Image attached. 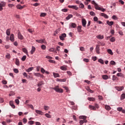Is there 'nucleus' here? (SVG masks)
I'll return each instance as SVG.
<instances>
[{
  "label": "nucleus",
  "mask_w": 125,
  "mask_h": 125,
  "mask_svg": "<svg viewBox=\"0 0 125 125\" xmlns=\"http://www.w3.org/2000/svg\"><path fill=\"white\" fill-rule=\"evenodd\" d=\"M50 89L55 90L56 92H59L60 93H63V89L61 88H59V86L58 85L55 86L54 87H50Z\"/></svg>",
  "instance_id": "nucleus-1"
},
{
  "label": "nucleus",
  "mask_w": 125,
  "mask_h": 125,
  "mask_svg": "<svg viewBox=\"0 0 125 125\" xmlns=\"http://www.w3.org/2000/svg\"><path fill=\"white\" fill-rule=\"evenodd\" d=\"M79 119H81L83 120H80L79 124L80 125H83L84 123H87V120H86L85 119H86V117L84 116H81L79 117Z\"/></svg>",
  "instance_id": "nucleus-2"
},
{
  "label": "nucleus",
  "mask_w": 125,
  "mask_h": 125,
  "mask_svg": "<svg viewBox=\"0 0 125 125\" xmlns=\"http://www.w3.org/2000/svg\"><path fill=\"white\" fill-rule=\"evenodd\" d=\"M18 38L19 40H21V41L24 39L23 35L21 34V32H20V31L18 32Z\"/></svg>",
  "instance_id": "nucleus-3"
},
{
  "label": "nucleus",
  "mask_w": 125,
  "mask_h": 125,
  "mask_svg": "<svg viewBox=\"0 0 125 125\" xmlns=\"http://www.w3.org/2000/svg\"><path fill=\"white\" fill-rule=\"evenodd\" d=\"M68 7L69 8H72V9H75V10H78L79 9V7H77L76 5H68Z\"/></svg>",
  "instance_id": "nucleus-4"
},
{
  "label": "nucleus",
  "mask_w": 125,
  "mask_h": 125,
  "mask_svg": "<svg viewBox=\"0 0 125 125\" xmlns=\"http://www.w3.org/2000/svg\"><path fill=\"white\" fill-rule=\"evenodd\" d=\"M91 3L92 4H94L95 9H97V8H99V6H98V4L95 2V1L92 0Z\"/></svg>",
  "instance_id": "nucleus-5"
},
{
  "label": "nucleus",
  "mask_w": 125,
  "mask_h": 125,
  "mask_svg": "<svg viewBox=\"0 0 125 125\" xmlns=\"http://www.w3.org/2000/svg\"><path fill=\"white\" fill-rule=\"evenodd\" d=\"M66 34L63 33L61 36H60V39L61 41H64V38H66Z\"/></svg>",
  "instance_id": "nucleus-6"
},
{
  "label": "nucleus",
  "mask_w": 125,
  "mask_h": 125,
  "mask_svg": "<svg viewBox=\"0 0 125 125\" xmlns=\"http://www.w3.org/2000/svg\"><path fill=\"white\" fill-rule=\"evenodd\" d=\"M100 46L99 45H97L96 47V52L98 53V54H99L100 53Z\"/></svg>",
  "instance_id": "nucleus-7"
},
{
  "label": "nucleus",
  "mask_w": 125,
  "mask_h": 125,
  "mask_svg": "<svg viewBox=\"0 0 125 125\" xmlns=\"http://www.w3.org/2000/svg\"><path fill=\"white\" fill-rule=\"evenodd\" d=\"M35 51H36V47H35V46H32V49L30 51L31 54H34Z\"/></svg>",
  "instance_id": "nucleus-8"
},
{
  "label": "nucleus",
  "mask_w": 125,
  "mask_h": 125,
  "mask_svg": "<svg viewBox=\"0 0 125 125\" xmlns=\"http://www.w3.org/2000/svg\"><path fill=\"white\" fill-rule=\"evenodd\" d=\"M82 25L84 27H85L86 25V21L84 19H82Z\"/></svg>",
  "instance_id": "nucleus-9"
},
{
  "label": "nucleus",
  "mask_w": 125,
  "mask_h": 125,
  "mask_svg": "<svg viewBox=\"0 0 125 125\" xmlns=\"http://www.w3.org/2000/svg\"><path fill=\"white\" fill-rule=\"evenodd\" d=\"M9 104L10 106L12 107V108H13V109H15V105H14V104H13V101H10Z\"/></svg>",
  "instance_id": "nucleus-10"
},
{
  "label": "nucleus",
  "mask_w": 125,
  "mask_h": 125,
  "mask_svg": "<svg viewBox=\"0 0 125 125\" xmlns=\"http://www.w3.org/2000/svg\"><path fill=\"white\" fill-rule=\"evenodd\" d=\"M34 75L36 76V77H40L41 78H43V75L39 73H35Z\"/></svg>",
  "instance_id": "nucleus-11"
},
{
  "label": "nucleus",
  "mask_w": 125,
  "mask_h": 125,
  "mask_svg": "<svg viewBox=\"0 0 125 125\" xmlns=\"http://www.w3.org/2000/svg\"><path fill=\"white\" fill-rule=\"evenodd\" d=\"M96 38L99 39V40H103V39H104V36L99 35L96 36Z\"/></svg>",
  "instance_id": "nucleus-12"
},
{
  "label": "nucleus",
  "mask_w": 125,
  "mask_h": 125,
  "mask_svg": "<svg viewBox=\"0 0 125 125\" xmlns=\"http://www.w3.org/2000/svg\"><path fill=\"white\" fill-rule=\"evenodd\" d=\"M11 42H14V34H12L10 37Z\"/></svg>",
  "instance_id": "nucleus-13"
},
{
  "label": "nucleus",
  "mask_w": 125,
  "mask_h": 125,
  "mask_svg": "<svg viewBox=\"0 0 125 125\" xmlns=\"http://www.w3.org/2000/svg\"><path fill=\"white\" fill-rule=\"evenodd\" d=\"M70 27H71V28H75L77 27V24H76V23H75L72 22L70 23Z\"/></svg>",
  "instance_id": "nucleus-14"
},
{
  "label": "nucleus",
  "mask_w": 125,
  "mask_h": 125,
  "mask_svg": "<svg viewBox=\"0 0 125 125\" xmlns=\"http://www.w3.org/2000/svg\"><path fill=\"white\" fill-rule=\"evenodd\" d=\"M106 24H107V25H109V26H112V25L114 24V21H107Z\"/></svg>",
  "instance_id": "nucleus-15"
},
{
  "label": "nucleus",
  "mask_w": 125,
  "mask_h": 125,
  "mask_svg": "<svg viewBox=\"0 0 125 125\" xmlns=\"http://www.w3.org/2000/svg\"><path fill=\"white\" fill-rule=\"evenodd\" d=\"M33 70H34V68L33 67H29L26 70V72L27 73H30V72H31V71H33Z\"/></svg>",
  "instance_id": "nucleus-16"
},
{
  "label": "nucleus",
  "mask_w": 125,
  "mask_h": 125,
  "mask_svg": "<svg viewBox=\"0 0 125 125\" xmlns=\"http://www.w3.org/2000/svg\"><path fill=\"white\" fill-rule=\"evenodd\" d=\"M5 5H6V3L4 1H1L0 3V6H1L2 7H4Z\"/></svg>",
  "instance_id": "nucleus-17"
},
{
  "label": "nucleus",
  "mask_w": 125,
  "mask_h": 125,
  "mask_svg": "<svg viewBox=\"0 0 125 125\" xmlns=\"http://www.w3.org/2000/svg\"><path fill=\"white\" fill-rule=\"evenodd\" d=\"M117 90L118 91H121V90H123L124 89V86H119L116 88Z\"/></svg>",
  "instance_id": "nucleus-18"
},
{
  "label": "nucleus",
  "mask_w": 125,
  "mask_h": 125,
  "mask_svg": "<svg viewBox=\"0 0 125 125\" xmlns=\"http://www.w3.org/2000/svg\"><path fill=\"white\" fill-rule=\"evenodd\" d=\"M35 112H36V113H37V114H38V115H43L42 111L41 110H36Z\"/></svg>",
  "instance_id": "nucleus-19"
},
{
  "label": "nucleus",
  "mask_w": 125,
  "mask_h": 125,
  "mask_svg": "<svg viewBox=\"0 0 125 125\" xmlns=\"http://www.w3.org/2000/svg\"><path fill=\"white\" fill-rule=\"evenodd\" d=\"M43 84H44V83H43V81H42L39 82L37 85L39 87H40L41 85H42Z\"/></svg>",
  "instance_id": "nucleus-20"
},
{
  "label": "nucleus",
  "mask_w": 125,
  "mask_h": 125,
  "mask_svg": "<svg viewBox=\"0 0 125 125\" xmlns=\"http://www.w3.org/2000/svg\"><path fill=\"white\" fill-rule=\"evenodd\" d=\"M71 18H73V15L69 14L66 18V20H70V19H71Z\"/></svg>",
  "instance_id": "nucleus-21"
},
{
  "label": "nucleus",
  "mask_w": 125,
  "mask_h": 125,
  "mask_svg": "<svg viewBox=\"0 0 125 125\" xmlns=\"http://www.w3.org/2000/svg\"><path fill=\"white\" fill-rule=\"evenodd\" d=\"M53 75L54 78H60V75L58 73H56L54 72L53 73Z\"/></svg>",
  "instance_id": "nucleus-22"
},
{
  "label": "nucleus",
  "mask_w": 125,
  "mask_h": 125,
  "mask_svg": "<svg viewBox=\"0 0 125 125\" xmlns=\"http://www.w3.org/2000/svg\"><path fill=\"white\" fill-rule=\"evenodd\" d=\"M40 43H44V44H46V41H45V39H41Z\"/></svg>",
  "instance_id": "nucleus-23"
},
{
  "label": "nucleus",
  "mask_w": 125,
  "mask_h": 125,
  "mask_svg": "<svg viewBox=\"0 0 125 125\" xmlns=\"http://www.w3.org/2000/svg\"><path fill=\"white\" fill-rule=\"evenodd\" d=\"M89 108L91 109V110H93V111H96V108L93 105H89Z\"/></svg>",
  "instance_id": "nucleus-24"
},
{
  "label": "nucleus",
  "mask_w": 125,
  "mask_h": 125,
  "mask_svg": "<svg viewBox=\"0 0 125 125\" xmlns=\"http://www.w3.org/2000/svg\"><path fill=\"white\" fill-rule=\"evenodd\" d=\"M101 16H103V17H104V18H106V19H108L109 18V17L106 15V14L104 13H101Z\"/></svg>",
  "instance_id": "nucleus-25"
},
{
  "label": "nucleus",
  "mask_w": 125,
  "mask_h": 125,
  "mask_svg": "<svg viewBox=\"0 0 125 125\" xmlns=\"http://www.w3.org/2000/svg\"><path fill=\"white\" fill-rule=\"evenodd\" d=\"M105 110H107V111H110V110H111V107L108 105H105Z\"/></svg>",
  "instance_id": "nucleus-26"
},
{
  "label": "nucleus",
  "mask_w": 125,
  "mask_h": 125,
  "mask_svg": "<svg viewBox=\"0 0 125 125\" xmlns=\"http://www.w3.org/2000/svg\"><path fill=\"white\" fill-rule=\"evenodd\" d=\"M10 29H7L6 31V34L7 36H10Z\"/></svg>",
  "instance_id": "nucleus-27"
},
{
  "label": "nucleus",
  "mask_w": 125,
  "mask_h": 125,
  "mask_svg": "<svg viewBox=\"0 0 125 125\" xmlns=\"http://www.w3.org/2000/svg\"><path fill=\"white\" fill-rule=\"evenodd\" d=\"M107 52L109 54H110V55H113L114 54L113 51H112V50L110 49H107Z\"/></svg>",
  "instance_id": "nucleus-28"
},
{
  "label": "nucleus",
  "mask_w": 125,
  "mask_h": 125,
  "mask_svg": "<svg viewBox=\"0 0 125 125\" xmlns=\"http://www.w3.org/2000/svg\"><path fill=\"white\" fill-rule=\"evenodd\" d=\"M66 81H67V79H57L58 82H66Z\"/></svg>",
  "instance_id": "nucleus-29"
},
{
  "label": "nucleus",
  "mask_w": 125,
  "mask_h": 125,
  "mask_svg": "<svg viewBox=\"0 0 125 125\" xmlns=\"http://www.w3.org/2000/svg\"><path fill=\"white\" fill-rule=\"evenodd\" d=\"M22 51H23V52H24V53H25V54L28 55V50H27V49H26L25 48H22Z\"/></svg>",
  "instance_id": "nucleus-30"
},
{
  "label": "nucleus",
  "mask_w": 125,
  "mask_h": 125,
  "mask_svg": "<svg viewBox=\"0 0 125 125\" xmlns=\"http://www.w3.org/2000/svg\"><path fill=\"white\" fill-rule=\"evenodd\" d=\"M102 78H103L104 80H108V76H107V75H103V76H102Z\"/></svg>",
  "instance_id": "nucleus-31"
},
{
  "label": "nucleus",
  "mask_w": 125,
  "mask_h": 125,
  "mask_svg": "<svg viewBox=\"0 0 125 125\" xmlns=\"http://www.w3.org/2000/svg\"><path fill=\"white\" fill-rule=\"evenodd\" d=\"M97 9V10H101L103 12H104V11H105V9L102 8L101 7H100L99 6V9H98V8H97V9Z\"/></svg>",
  "instance_id": "nucleus-32"
},
{
  "label": "nucleus",
  "mask_w": 125,
  "mask_h": 125,
  "mask_svg": "<svg viewBox=\"0 0 125 125\" xmlns=\"http://www.w3.org/2000/svg\"><path fill=\"white\" fill-rule=\"evenodd\" d=\"M49 51L51 52H55V53H56V50H55V49H54V48H51L49 49Z\"/></svg>",
  "instance_id": "nucleus-33"
},
{
  "label": "nucleus",
  "mask_w": 125,
  "mask_h": 125,
  "mask_svg": "<svg viewBox=\"0 0 125 125\" xmlns=\"http://www.w3.org/2000/svg\"><path fill=\"white\" fill-rule=\"evenodd\" d=\"M17 8H18V9H23V8H24V7L21 6V5H18L17 6Z\"/></svg>",
  "instance_id": "nucleus-34"
},
{
  "label": "nucleus",
  "mask_w": 125,
  "mask_h": 125,
  "mask_svg": "<svg viewBox=\"0 0 125 125\" xmlns=\"http://www.w3.org/2000/svg\"><path fill=\"white\" fill-rule=\"evenodd\" d=\"M77 29H78V31L79 33H81V32H82V26L79 25Z\"/></svg>",
  "instance_id": "nucleus-35"
},
{
  "label": "nucleus",
  "mask_w": 125,
  "mask_h": 125,
  "mask_svg": "<svg viewBox=\"0 0 125 125\" xmlns=\"http://www.w3.org/2000/svg\"><path fill=\"white\" fill-rule=\"evenodd\" d=\"M125 94L123 93L121 95V100H124V99H125Z\"/></svg>",
  "instance_id": "nucleus-36"
},
{
  "label": "nucleus",
  "mask_w": 125,
  "mask_h": 125,
  "mask_svg": "<svg viewBox=\"0 0 125 125\" xmlns=\"http://www.w3.org/2000/svg\"><path fill=\"white\" fill-rule=\"evenodd\" d=\"M45 117H46L47 118H48L49 119H51V115H50L48 113H46L45 114Z\"/></svg>",
  "instance_id": "nucleus-37"
},
{
  "label": "nucleus",
  "mask_w": 125,
  "mask_h": 125,
  "mask_svg": "<svg viewBox=\"0 0 125 125\" xmlns=\"http://www.w3.org/2000/svg\"><path fill=\"white\" fill-rule=\"evenodd\" d=\"M61 69L63 71H66L67 70V67L66 66H61Z\"/></svg>",
  "instance_id": "nucleus-38"
},
{
  "label": "nucleus",
  "mask_w": 125,
  "mask_h": 125,
  "mask_svg": "<svg viewBox=\"0 0 125 125\" xmlns=\"http://www.w3.org/2000/svg\"><path fill=\"white\" fill-rule=\"evenodd\" d=\"M79 7L80 8H84V5H83V3H81L79 4Z\"/></svg>",
  "instance_id": "nucleus-39"
},
{
  "label": "nucleus",
  "mask_w": 125,
  "mask_h": 125,
  "mask_svg": "<svg viewBox=\"0 0 125 125\" xmlns=\"http://www.w3.org/2000/svg\"><path fill=\"white\" fill-rule=\"evenodd\" d=\"M110 41L111 42H116V39L115 37H112L110 39Z\"/></svg>",
  "instance_id": "nucleus-40"
},
{
  "label": "nucleus",
  "mask_w": 125,
  "mask_h": 125,
  "mask_svg": "<svg viewBox=\"0 0 125 125\" xmlns=\"http://www.w3.org/2000/svg\"><path fill=\"white\" fill-rule=\"evenodd\" d=\"M87 99L89 100V101H94V100H95L94 98H88Z\"/></svg>",
  "instance_id": "nucleus-41"
},
{
  "label": "nucleus",
  "mask_w": 125,
  "mask_h": 125,
  "mask_svg": "<svg viewBox=\"0 0 125 125\" xmlns=\"http://www.w3.org/2000/svg\"><path fill=\"white\" fill-rule=\"evenodd\" d=\"M116 80H118V77H116L115 75H113L112 76V81H116Z\"/></svg>",
  "instance_id": "nucleus-42"
},
{
  "label": "nucleus",
  "mask_w": 125,
  "mask_h": 125,
  "mask_svg": "<svg viewBox=\"0 0 125 125\" xmlns=\"http://www.w3.org/2000/svg\"><path fill=\"white\" fill-rule=\"evenodd\" d=\"M44 109L45 111H47V110H48V109H49V106L44 105Z\"/></svg>",
  "instance_id": "nucleus-43"
},
{
  "label": "nucleus",
  "mask_w": 125,
  "mask_h": 125,
  "mask_svg": "<svg viewBox=\"0 0 125 125\" xmlns=\"http://www.w3.org/2000/svg\"><path fill=\"white\" fill-rule=\"evenodd\" d=\"M98 62H100L101 64H104V61L102 59H99Z\"/></svg>",
  "instance_id": "nucleus-44"
},
{
  "label": "nucleus",
  "mask_w": 125,
  "mask_h": 125,
  "mask_svg": "<svg viewBox=\"0 0 125 125\" xmlns=\"http://www.w3.org/2000/svg\"><path fill=\"white\" fill-rule=\"evenodd\" d=\"M26 58H27V56H23V57L21 58L22 61H25V60H26Z\"/></svg>",
  "instance_id": "nucleus-45"
},
{
  "label": "nucleus",
  "mask_w": 125,
  "mask_h": 125,
  "mask_svg": "<svg viewBox=\"0 0 125 125\" xmlns=\"http://www.w3.org/2000/svg\"><path fill=\"white\" fill-rule=\"evenodd\" d=\"M46 16V13H41V15H40V16L41 17H44L45 16Z\"/></svg>",
  "instance_id": "nucleus-46"
},
{
  "label": "nucleus",
  "mask_w": 125,
  "mask_h": 125,
  "mask_svg": "<svg viewBox=\"0 0 125 125\" xmlns=\"http://www.w3.org/2000/svg\"><path fill=\"white\" fill-rule=\"evenodd\" d=\"M90 15L91 16H95V13H94V12L93 11H91L90 12Z\"/></svg>",
  "instance_id": "nucleus-47"
},
{
  "label": "nucleus",
  "mask_w": 125,
  "mask_h": 125,
  "mask_svg": "<svg viewBox=\"0 0 125 125\" xmlns=\"http://www.w3.org/2000/svg\"><path fill=\"white\" fill-rule=\"evenodd\" d=\"M83 61H84V62H86L87 63H88V62H89V60L88 59H83Z\"/></svg>",
  "instance_id": "nucleus-48"
},
{
  "label": "nucleus",
  "mask_w": 125,
  "mask_h": 125,
  "mask_svg": "<svg viewBox=\"0 0 125 125\" xmlns=\"http://www.w3.org/2000/svg\"><path fill=\"white\" fill-rule=\"evenodd\" d=\"M41 71L42 73V74H44V73H45V70H44V68L42 67L41 68Z\"/></svg>",
  "instance_id": "nucleus-49"
},
{
  "label": "nucleus",
  "mask_w": 125,
  "mask_h": 125,
  "mask_svg": "<svg viewBox=\"0 0 125 125\" xmlns=\"http://www.w3.org/2000/svg\"><path fill=\"white\" fill-rule=\"evenodd\" d=\"M110 64H111V65H116V62H115V61H111L110 62Z\"/></svg>",
  "instance_id": "nucleus-50"
},
{
  "label": "nucleus",
  "mask_w": 125,
  "mask_h": 125,
  "mask_svg": "<svg viewBox=\"0 0 125 125\" xmlns=\"http://www.w3.org/2000/svg\"><path fill=\"white\" fill-rule=\"evenodd\" d=\"M16 64L18 66L19 65V60L18 59H16Z\"/></svg>",
  "instance_id": "nucleus-51"
},
{
  "label": "nucleus",
  "mask_w": 125,
  "mask_h": 125,
  "mask_svg": "<svg viewBox=\"0 0 125 125\" xmlns=\"http://www.w3.org/2000/svg\"><path fill=\"white\" fill-rule=\"evenodd\" d=\"M13 95H15V93L14 92H11L9 94V96H12Z\"/></svg>",
  "instance_id": "nucleus-52"
},
{
  "label": "nucleus",
  "mask_w": 125,
  "mask_h": 125,
  "mask_svg": "<svg viewBox=\"0 0 125 125\" xmlns=\"http://www.w3.org/2000/svg\"><path fill=\"white\" fill-rule=\"evenodd\" d=\"M23 75L27 78V79H28V77H29V75H27V73L26 72L23 73Z\"/></svg>",
  "instance_id": "nucleus-53"
},
{
  "label": "nucleus",
  "mask_w": 125,
  "mask_h": 125,
  "mask_svg": "<svg viewBox=\"0 0 125 125\" xmlns=\"http://www.w3.org/2000/svg\"><path fill=\"white\" fill-rule=\"evenodd\" d=\"M41 48L43 50H44L45 49V48H46V46H45V45H42L41 46Z\"/></svg>",
  "instance_id": "nucleus-54"
},
{
  "label": "nucleus",
  "mask_w": 125,
  "mask_h": 125,
  "mask_svg": "<svg viewBox=\"0 0 125 125\" xmlns=\"http://www.w3.org/2000/svg\"><path fill=\"white\" fill-rule=\"evenodd\" d=\"M15 102L18 105L20 103V101H19V100L18 99H16Z\"/></svg>",
  "instance_id": "nucleus-55"
},
{
  "label": "nucleus",
  "mask_w": 125,
  "mask_h": 125,
  "mask_svg": "<svg viewBox=\"0 0 125 125\" xmlns=\"http://www.w3.org/2000/svg\"><path fill=\"white\" fill-rule=\"evenodd\" d=\"M72 110H78V106H72Z\"/></svg>",
  "instance_id": "nucleus-56"
},
{
  "label": "nucleus",
  "mask_w": 125,
  "mask_h": 125,
  "mask_svg": "<svg viewBox=\"0 0 125 125\" xmlns=\"http://www.w3.org/2000/svg\"><path fill=\"white\" fill-rule=\"evenodd\" d=\"M94 21H95V22H97V21H98V18H97V17H94Z\"/></svg>",
  "instance_id": "nucleus-57"
},
{
  "label": "nucleus",
  "mask_w": 125,
  "mask_h": 125,
  "mask_svg": "<svg viewBox=\"0 0 125 125\" xmlns=\"http://www.w3.org/2000/svg\"><path fill=\"white\" fill-rule=\"evenodd\" d=\"M28 123L29 124V125H34V124H35V122L33 121H30L28 122Z\"/></svg>",
  "instance_id": "nucleus-58"
},
{
  "label": "nucleus",
  "mask_w": 125,
  "mask_h": 125,
  "mask_svg": "<svg viewBox=\"0 0 125 125\" xmlns=\"http://www.w3.org/2000/svg\"><path fill=\"white\" fill-rule=\"evenodd\" d=\"M14 72L16 73V74H18V73H19V71L17 69H14Z\"/></svg>",
  "instance_id": "nucleus-59"
},
{
  "label": "nucleus",
  "mask_w": 125,
  "mask_h": 125,
  "mask_svg": "<svg viewBox=\"0 0 125 125\" xmlns=\"http://www.w3.org/2000/svg\"><path fill=\"white\" fill-rule=\"evenodd\" d=\"M117 110L119 111V112H121L123 110V108L122 107H118L117 108Z\"/></svg>",
  "instance_id": "nucleus-60"
},
{
  "label": "nucleus",
  "mask_w": 125,
  "mask_h": 125,
  "mask_svg": "<svg viewBox=\"0 0 125 125\" xmlns=\"http://www.w3.org/2000/svg\"><path fill=\"white\" fill-rule=\"evenodd\" d=\"M10 54H7V55H6V58H7V59H10Z\"/></svg>",
  "instance_id": "nucleus-61"
},
{
  "label": "nucleus",
  "mask_w": 125,
  "mask_h": 125,
  "mask_svg": "<svg viewBox=\"0 0 125 125\" xmlns=\"http://www.w3.org/2000/svg\"><path fill=\"white\" fill-rule=\"evenodd\" d=\"M92 59L93 61H96V60H97V58L96 57H92Z\"/></svg>",
  "instance_id": "nucleus-62"
},
{
  "label": "nucleus",
  "mask_w": 125,
  "mask_h": 125,
  "mask_svg": "<svg viewBox=\"0 0 125 125\" xmlns=\"http://www.w3.org/2000/svg\"><path fill=\"white\" fill-rule=\"evenodd\" d=\"M2 84H6V83H7V81H5V80H3L2 81Z\"/></svg>",
  "instance_id": "nucleus-63"
},
{
  "label": "nucleus",
  "mask_w": 125,
  "mask_h": 125,
  "mask_svg": "<svg viewBox=\"0 0 125 125\" xmlns=\"http://www.w3.org/2000/svg\"><path fill=\"white\" fill-rule=\"evenodd\" d=\"M62 12H67V11H68V9H62Z\"/></svg>",
  "instance_id": "nucleus-64"
}]
</instances>
